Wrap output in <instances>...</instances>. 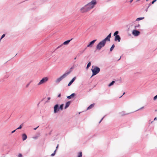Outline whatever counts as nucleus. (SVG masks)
<instances>
[{
    "instance_id": "nucleus-1",
    "label": "nucleus",
    "mask_w": 157,
    "mask_h": 157,
    "mask_svg": "<svg viewBox=\"0 0 157 157\" xmlns=\"http://www.w3.org/2000/svg\"><path fill=\"white\" fill-rule=\"evenodd\" d=\"M70 71H66L62 75L57 78L55 81V82L57 83H59L62 79L67 77L70 73Z\"/></svg>"
},
{
    "instance_id": "nucleus-2",
    "label": "nucleus",
    "mask_w": 157,
    "mask_h": 157,
    "mask_svg": "<svg viewBox=\"0 0 157 157\" xmlns=\"http://www.w3.org/2000/svg\"><path fill=\"white\" fill-rule=\"evenodd\" d=\"M97 1L96 0H92L91 2L86 4L90 10L93 9L97 4Z\"/></svg>"
},
{
    "instance_id": "nucleus-3",
    "label": "nucleus",
    "mask_w": 157,
    "mask_h": 157,
    "mask_svg": "<svg viewBox=\"0 0 157 157\" xmlns=\"http://www.w3.org/2000/svg\"><path fill=\"white\" fill-rule=\"evenodd\" d=\"M100 68L97 67H95L91 69L92 72V76L96 75L100 71Z\"/></svg>"
},
{
    "instance_id": "nucleus-4",
    "label": "nucleus",
    "mask_w": 157,
    "mask_h": 157,
    "mask_svg": "<svg viewBox=\"0 0 157 157\" xmlns=\"http://www.w3.org/2000/svg\"><path fill=\"white\" fill-rule=\"evenodd\" d=\"M49 78L48 77H44L37 84L38 86L43 84L48 81Z\"/></svg>"
},
{
    "instance_id": "nucleus-5",
    "label": "nucleus",
    "mask_w": 157,
    "mask_h": 157,
    "mask_svg": "<svg viewBox=\"0 0 157 157\" xmlns=\"http://www.w3.org/2000/svg\"><path fill=\"white\" fill-rule=\"evenodd\" d=\"M105 44L106 43L102 40L96 46L97 49L100 50L101 48L105 46Z\"/></svg>"
},
{
    "instance_id": "nucleus-6",
    "label": "nucleus",
    "mask_w": 157,
    "mask_h": 157,
    "mask_svg": "<svg viewBox=\"0 0 157 157\" xmlns=\"http://www.w3.org/2000/svg\"><path fill=\"white\" fill-rule=\"evenodd\" d=\"M89 11L90 10L86 5L81 8L80 9V12L82 13H86Z\"/></svg>"
},
{
    "instance_id": "nucleus-7",
    "label": "nucleus",
    "mask_w": 157,
    "mask_h": 157,
    "mask_svg": "<svg viewBox=\"0 0 157 157\" xmlns=\"http://www.w3.org/2000/svg\"><path fill=\"white\" fill-rule=\"evenodd\" d=\"M111 33H110L109 35L104 39H103L102 40L105 42V43L107 41H110V38L111 37Z\"/></svg>"
},
{
    "instance_id": "nucleus-8",
    "label": "nucleus",
    "mask_w": 157,
    "mask_h": 157,
    "mask_svg": "<svg viewBox=\"0 0 157 157\" xmlns=\"http://www.w3.org/2000/svg\"><path fill=\"white\" fill-rule=\"evenodd\" d=\"M72 38H71V40H67L65 42H64L63 44H62L60 45H59V46L57 48V49L58 48H60L61 46H62L63 45H67V44H68L72 40Z\"/></svg>"
},
{
    "instance_id": "nucleus-9",
    "label": "nucleus",
    "mask_w": 157,
    "mask_h": 157,
    "mask_svg": "<svg viewBox=\"0 0 157 157\" xmlns=\"http://www.w3.org/2000/svg\"><path fill=\"white\" fill-rule=\"evenodd\" d=\"M54 113H55L58 112L59 110V106L58 104L56 105L54 107Z\"/></svg>"
},
{
    "instance_id": "nucleus-10",
    "label": "nucleus",
    "mask_w": 157,
    "mask_h": 157,
    "mask_svg": "<svg viewBox=\"0 0 157 157\" xmlns=\"http://www.w3.org/2000/svg\"><path fill=\"white\" fill-rule=\"evenodd\" d=\"M140 32L136 30H133L132 32V34L135 36H137L140 35Z\"/></svg>"
},
{
    "instance_id": "nucleus-11",
    "label": "nucleus",
    "mask_w": 157,
    "mask_h": 157,
    "mask_svg": "<svg viewBox=\"0 0 157 157\" xmlns=\"http://www.w3.org/2000/svg\"><path fill=\"white\" fill-rule=\"evenodd\" d=\"M114 40L115 41H118V42L120 41L121 37L119 35H117L115 36Z\"/></svg>"
},
{
    "instance_id": "nucleus-12",
    "label": "nucleus",
    "mask_w": 157,
    "mask_h": 157,
    "mask_svg": "<svg viewBox=\"0 0 157 157\" xmlns=\"http://www.w3.org/2000/svg\"><path fill=\"white\" fill-rule=\"evenodd\" d=\"M76 77H74L70 81V82H69V83L68 84V86H70L71 85L72 83L74 82V81L75 80Z\"/></svg>"
},
{
    "instance_id": "nucleus-13",
    "label": "nucleus",
    "mask_w": 157,
    "mask_h": 157,
    "mask_svg": "<svg viewBox=\"0 0 157 157\" xmlns=\"http://www.w3.org/2000/svg\"><path fill=\"white\" fill-rule=\"evenodd\" d=\"M96 40H94L92 41H91L90 43L87 45V47H91V45L92 44H93L94 43V42L96 41Z\"/></svg>"
},
{
    "instance_id": "nucleus-14",
    "label": "nucleus",
    "mask_w": 157,
    "mask_h": 157,
    "mask_svg": "<svg viewBox=\"0 0 157 157\" xmlns=\"http://www.w3.org/2000/svg\"><path fill=\"white\" fill-rule=\"evenodd\" d=\"M128 114V113H126L125 111H122L119 113V114L121 116L126 115Z\"/></svg>"
},
{
    "instance_id": "nucleus-15",
    "label": "nucleus",
    "mask_w": 157,
    "mask_h": 157,
    "mask_svg": "<svg viewBox=\"0 0 157 157\" xmlns=\"http://www.w3.org/2000/svg\"><path fill=\"white\" fill-rule=\"evenodd\" d=\"M27 138V136L25 134H23L22 135V139L23 141L26 140Z\"/></svg>"
},
{
    "instance_id": "nucleus-16",
    "label": "nucleus",
    "mask_w": 157,
    "mask_h": 157,
    "mask_svg": "<svg viewBox=\"0 0 157 157\" xmlns=\"http://www.w3.org/2000/svg\"><path fill=\"white\" fill-rule=\"evenodd\" d=\"M75 94L73 93L71 94L70 95L68 96L67 98L69 99H70L72 98H73L75 96Z\"/></svg>"
},
{
    "instance_id": "nucleus-17",
    "label": "nucleus",
    "mask_w": 157,
    "mask_h": 157,
    "mask_svg": "<svg viewBox=\"0 0 157 157\" xmlns=\"http://www.w3.org/2000/svg\"><path fill=\"white\" fill-rule=\"evenodd\" d=\"M70 103H71L70 101H69L67 102L66 103L65 106L64 107V109H67L69 107V106L70 105Z\"/></svg>"
},
{
    "instance_id": "nucleus-18",
    "label": "nucleus",
    "mask_w": 157,
    "mask_h": 157,
    "mask_svg": "<svg viewBox=\"0 0 157 157\" xmlns=\"http://www.w3.org/2000/svg\"><path fill=\"white\" fill-rule=\"evenodd\" d=\"M94 104H92L90 105L87 108V109H91L94 105Z\"/></svg>"
},
{
    "instance_id": "nucleus-19",
    "label": "nucleus",
    "mask_w": 157,
    "mask_h": 157,
    "mask_svg": "<svg viewBox=\"0 0 157 157\" xmlns=\"http://www.w3.org/2000/svg\"><path fill=\"white\" fill-rule=\"evenodd\" d=\"M144 17L137 18L136 19V21H140V20H141L144 19Z\"/></svg>"
},
{
    "instance_id": "nucleus-20",
    "label": "nucleus",
    "mask_w": 157,
    "mask_h": 157,
    "mask_svg": "<svg viewBox=\"0 0 157 157\" xmlns=\"http://www.w3.org/2000/svg\"><path fill=\"white\" fill-rule=\"evenodd\" d=\"M114 82H115V81H113L110 83H109L108 85V86H111L113 85V84L114 83Z\"/></svg>"
},
{
    "instance_id": "nucleus-21",
    "label": "nucleus",
    "mask_w": 157,
    "mask_h": 157,
    "mask_svg": "<svg viewBox=\"0 0 157 157\" xmlns=\"http://www.w3.org/2000/svg\"><path fill=\"white\" fill-rule=\"evenodd\" d=\"M82 153L79 152L78 153V156L77 157H82Z\"/></svg>"
},
{
    "instance_id": "nucleus-22",
    "label": "nucleus",
    "mask_w": 157,
    "mask_h": 157,
    "mask_svg": "<svg viewBox=\"0 0 157 157\" xmlns=\"http://www.w3.org/2000/svg\"><path fill=\"white\" fill-rule=\"evenodd\" d=\"M140 25L139 24L136 25H135L134 27L135 29H136L137 28H140Z\"/></svg>"
},
{
    "instance_id": "nucleus-23",
    "label": "nucleus",
    "mask_w": 157,
    "mask_h": 157,
    "mask_svg": "<svg viewBox=\"0 0 157 157\" xmlns=\"http://www.w3.org/2000/svg\"><path fill=\"white\" fill-rule=\"evenodd\" d=\"M91 65V62H89V63H88L87 67H86V69H87L89 68V67Z\"/></svg>"
},
{
    "instance_id": "nucleus-24",
    "label": "nucleus",
    "mask_w": 157,
    "mask_h": 157,
    "mask_svg": "<svg viewBox=\"0 0 157 157\" xmlns=\"http://www.w3.org/2000/svg\"><path fill=\"white\" fill-rule=\"evenodd\" d=\"M114 47H115V45L113 44L112 46L111 47V48H110V51H112Z\"/></svg>"
},
{
    "instance_id": "nucleus-25",
    "label": "nucleus",
    "mask_w": 157,
    "mask_h": 157,
    "mask_svg": "<svg viewBox=\"0 0 157 157\" xmlns=\"http://www.w3.org/2000/svg\"><path fill=\"white\" fill-rule=\"evenodd\" d=\"M119 33V32L118 31H116L113 34V36H116L117 35V34Z\"/></svg>"
},
{
    "instance_id": "nucleus-26",
    "label": "nucleus",
    "mask_w": 157,
    "mask_h": 157,
    "mask_svg": "<svg viewBox=\"0 0 157 157\" xmlns=\"http://www.w3.org/2000/svg\"><path fill=\"white\" fill-rule=\"evenodd\" d=\"M63 104H62L60 106V107L59 108V109H60L61 110H63Z\"/></svg>"
},
{
    "instance_id": "nucleus-27",
    "label": "nucleus",
    "mask_w": 157,
    "mask_h": 157,
    "mask_svg": "<svg viewBox=\"0 0 157 157\" xmlns=\"http://www.w3.org/2000/svg\"><path fill=\"white\" fill-rule=\"evenodd\" d=\"M56 149L54 151V153H52L51 155V156H54L55 155V153H56Z\"/></svg>"
},
{
    "instance_id": "nucleus-28",
    "label": "nucleus",
    "mask_w": 157,
    "mask_h": 157,
    "mask_svg": "<svg viewBox=\"0 0 157 157\" xmlns=\"http://www.w3.org/2000/svg\"><path fill=\"white\" fill-rule=\"evenodd\" d=\"M157 99V95H156L153 98V99L154 100H155Z\"/></svg>"
},
{
    "instance_id": "nucleus-29",
    "label": "nucleus",
    "mask_w": 157,
    "mask_h": 157,
    "mask_svg": "<svg viewBox=\"0 0 157 157\" xmlns=\"http://www.w3.org/2000/svg\"><path fill=\"white\" fill-rule=\"evenodd\" d=\"M31 82H29L28 83V84L26 85V88L28 87L29 86V85H30V83H31Z\"/></svg>"
},
{
    "instance_id": "nucleus-30",
    "label": "nucleus",
    "mask_w": 157,
    "mask_h": 157,
    "mask_svg": "<svg viewBox=\"0 0 157 157\" xmlns=\"http://www.w3.org/2000/svg\"><path fill=\"white\" fill-rule=\"evenodd\" d=\"M6 35L5 34H3L2 36H1V39H2Z\"/></svg>"
},
{
    "instance_id": "nucleus-31",
    "label": "nucleus",
    "mask_w": 157,
    "mask_h": 157,
    "mask_svg": "<svg viewBox=\"0 0 157 157\" xmlns=\"http://www.w3.org/2000/svg\"><path fill=\"white\" fill-rule=\"evenodd\" d=\"M22 128V126L21 125H20L19 126V127H18V128H17V129H16V130L17 129H21V128Z\"/></svg>"
},
{
    "instance_id": "nucleus-32",
    "label": "nucleus",
    "mask_w": 157,
    "mask_h": 157,
    "mask_svg": "<svg viewBox=\"0 0 157 157\" xmlns=\"http://www.w3.org/2000/svg\"><path fill=\"white\" fill-rule=\"evenodd\" d=\"M157 0H153L151 2V4H153Z\"/></svg>"
},
{
    "instance_id": "nucleus-33",
    "label": "nucleus",
    "mask_w": 157,
    "mask_h": 157,
    "mask_svg": "<svg viewBox=\"0 0 157 157\" xmlns=\"http://www.w3.org/2000/svg\"><path fill=\"white\" fill-rule=\"evenodd\" d=\"M74 69V67H71L70 68V69L68 71H71H71H72V69Z\"/></svg>"
},
{
    "instance_id": "nucleus-34",
    "label": "nucleus",
    "mask_w": 157,
    "mask_h": 157,
    "mask_svg": "<svg viewBox=\"0 0 157 157\" xmlns=\"http://www.w3.org/2000/svg\"><path fill=\"white\" fill-rule=\"evenodd\" d=\"M18 157H22V156L21 154L20 153L18 155Z\"/></svg>"
},
{
    "instance_id": "nucleus-35",
    "label": "nucleus",
    "mask_w": 157,
    "mask_h": 157,
    "mask_svg": "<svg viewBox=\"0 0 157 157\" xmlns=\"http://www.w3.org/2000/svg\"><path fill=\"white\" fill-rule=\"evenodd\" d=\"M105 117V116H104L100 121H99V123H100L101 121H102L103 120V118H104V117Z\"/></svg>"
},
{
    "instance_id": "nucleus-36",
    "label": "nucleus",
    "mask_w": 157,
    "mask_h": 157,
    "mask_svg": "<svg viewBox=\"0 0 157 157\" xmlns=\"http://www.w3.org/2000/svg\"><path fill=\"white\" fill-rule=\"evenodd\" d=\"M60 97H61V94H59L58 95L57 97H58V98H60Z\"/></svg>"
},
{
    "instance_id": "nucleus-37",
    "label": "nucleus",
    "mask_w": 157,
    "mask_h": 157,
    "mask_svg": "<svg viewBox=\"0 0 157 157\" xmlns=\"http://www.w3.org/2000/svg\"><path fill=\"white\" fill-rule=\"evenodd\" d=\"M16 129H15V130H13V131H12L11 132V133H13L14 132H15V131H16Z\"/></svg>"
},
{
    "instance_id": "nucleus-38",
    "label": "nucleus",
    "mask_w": 157,
    "mask_h": 157,
    "mask_svg": "<svg viewBox=\"0 0 157 157\" xmlns=\"http://www.w3.org/2000/svg\"><path fill=\"white\" fill-rule=\"evenodd\" d=\"M50 99H51V98H50V97H48V98H47V99H48V100H50Z\"/></svg>"
},
{
    "instance_id": "nucleus-39",
    "label": "nucleus",
    "mask_w": 157,
    "mask_h": 157,
    "mask_svg": "<svg viewBox=\"0 0 157 157\" xmlns=\"http://www.w3.org/2000/svg\"><path fill=\"white\" fill-rule=\"evenodd\" d=\"M154 121H156V120H157V117H156L154 119Z\"/></svg>"
},
{
    "instance_id": "nucleus-40",
    "label": "nucleus",
    "mask_w": 157,
    "mask_h": 157,
    "mask_svg": "<svg viewBox=\"0 0 157 157\" xmlns=\"http://www.w3.org/2000/svg\"><path fill=\"white\" fill-rule=\"evenodd\" d=\"M58 146H59V144H58L57 145V146L56 147V149L57 150V148H58Z\"/></svg>"
},
{
    "instance_id": "nucleus-41",
    "label": "nucleus",
    "mask_w": 157,
    "mask_h": 157,
    "mask_svg": "<svg viewBox=\"0 0 157 157\" xmlns=\"http://www.w3.org/2000/svg\"><path fill=\"white\" fill-rule=\"evenodd\" d=\"M133 1V0H131L129 1V2L130 3H131Z\"/></svg>"
},
{
    "instance_id": "nucleus-42",
    "label": "nucleus",
    "mask_w": 157,
    "mask_h": 157,
    "mask_svg": "<svg viewBox=\"0 0 157 157\" xmlns=\"http://www.w3.org/2000/svg\"><path fill=\"white\" fill-rule=\"evenodd\" d=\"M144 108V107H142L140 109H139L138 110H140V109H143V108Z\"/></svg>"
},
{
    "instance_id": "nucleus-43",
    "label": "nucleus",
    "mask_w": 157,
    "mask_h": 157,
    "mask_svg": "<svg viewBox=\"0 0 157 157\" xmlns=\"http://www.w3.org/2000/svg\"><path fill=\"white\" fill-rule=\"evenodd\" d=\"M38 127V126L37 127H36V128H34V130H36Z\"/></svg>"
},
{
    "instance_id": "nucleus-44",
    "label": "nucleus",
    "mask_w": 157,
    "mask_h": 157,
    "mask_svg": "<svg viewBox=\"0 0 157 157\" xmlns=\"http://www.w3.org/2000/svg\"><path fill=\"white\" fill-rule=\"evenodd\" d=\"M76 59V57H75V58H74V59Z\"/></svg>"
},
{
    "instance_id": "nucleus-45",
    "label": "nucleus",
    "mask_w": 157,
    "mask_h": 157,
    "mask_svg": "<svg viewBox=\"0 0 157 157\" xmlns=\"http://www.w3.org/2000/svg\"><path fill=\"white\" fill-rule=\"evenodd\" d=\"M151 3H149V6H150V5H151Z\"/></svg>"
},
{
    "instance_id": "nucleus-46",
    "label": "nucleus",
    "mask_w": 157,
    "mask_h": 157,
    "mask_svg": "<svg viewBox=\"0 0 157 157\" xmlns=\"http://www.w3.org/2000/svg\"><path fill=\"white\" fill-rule=\"evenodd\" d=\"M48 102V101H46V102Z\"/></svg>"
},
{
    "instance_id": "nucleus-47",
    "label": "nucleus",
    "mask_w": 157,
    "mask_h": 157,
    "mask_svg": "<svg viewBox=\"0 0 157 157\" xmlns=\"http://www.w3.org/2000/svg\"><path fill=\"white\" fill-rule=\"evenodd\" d=\"M124 94H125V93H124L123 94V95Z\"/></svg>"
},
{
    "instance_id": "nucleus-48",
    "label": "nucleus",
    "mask_w": 157,
    "mask_h": 157,
    "mask_svg": "<svg viewBox=\"0 0 157 157\" xmlns=\"http://www.w3.org/2000/svg\"><path fill=\"white\" fill-rule=\"evenodd\" d=\"M121 58V57H120V58H119V60H120V59Z\"/></svg>"
}]
</instances>
